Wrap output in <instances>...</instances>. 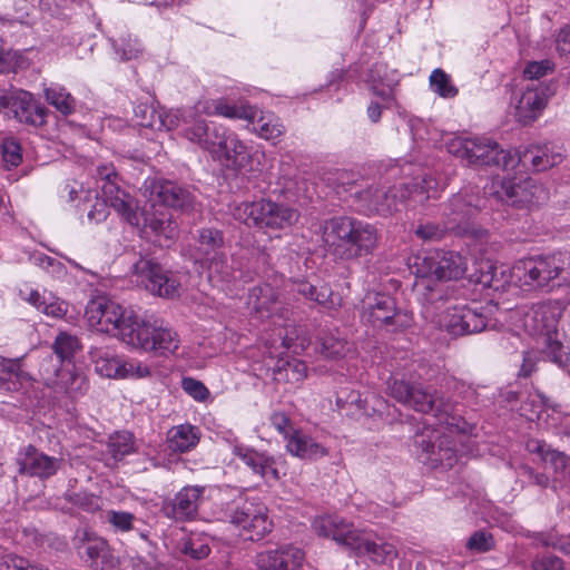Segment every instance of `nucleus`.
Listing matches in <instances>:
<instances>
[{
	"label": "nucleus",
	"instance_id": "393cba45",
	"mask_svg": "<svg viewBox=\"0 0 570 570\" xmlns=\"http://www.w3.org/2000/svg\"><path fill=\"white\" fill-rule=\"evenodd\" d=\"M557 86L552 82L527 87L517 106L519 116L525 121L534 120L546 107L548 99L554 95Z\"/></svg>",
	"mask_w": 570,
	"mask_h": 570
},
{
	"label": "nucleus",
	"instance_id": "72a5a7b5",
	"mask_svg": "<svg viewBox=\"0 0 570 570\" xmlns=\"http://www.w3.org/2000/svg\"><path fill=\"white\" fill-rule=\"evenodd\" d=\"M287 450L295 456L307 460H315L327 454L326 449L315 442L311 436L294 431L287 440Z\"/></svg>",
	"mask_w": 570,
	"mask_h": 570
},
{
	"label": "nucleus",
	"instance_id": "f704fd0d",
	"mask_svg": "<svg viewBox=\"0 0 570 570\" xmlns=\"http://www.w3.org/2000/svg\"><path fill=\"white\" fill-rule=\"evenodd\" d=\"M89 356L95 365V371L102 377L118 380L121 356H117L109 350L92 347Z\"/></svg>",
	"mask_w": 570,
	"mask_h": 570
},
{
	"label": "nucleus",
	"instance_id": "412c9836",
	"mask_svg": "<svg viewBox=\"0 0 570 570\" xmlns=\"http://www.w3.org/2000/svg\"><path fill=\"white\" fill-rule=\"evenodd\" d=\"M41 379L55 393L63 394L70 399L85 395L89 389L87 376L70 362L56 370L52 375H46L41 372Z\"/></svg>",
	"mask_w": 570,
	"mask_h": 570
},
{
	"label": "nucleus",
	"instance_id": "6ab92c4d",
	"mask_svg": "<svg viewBox=\"0 0 570 570\" xmlns=\"http://www.w3.org/2000/svg\"><path fill=\"white\" fill-rule=\"evenodd\" d=\"M417 259H422V274L439 281H456L466 272V259L456 252L435 250Z\"/></svg>",
	"mask_w": 570,
	"mask_h": 570
},
{
	"label": "nucleus",
	"instance_id": "b1692460",
	"mask_svg": "<svg viewBox=\"0 0 570 570\" xmlns=\"http://www.w3.org/2000/svg\"><path fill=\"white\" fill-rule=\"evenodd\" d=\"M198 110L205 116H219L228 119H240L247 124H254L258 116V108L244 100L235 102L225 98L202 99L198 101Z\"/></svg>",
	"mask_w": 570,
	"mask_h": 570
},
{
	"label": "nucleus",
	"instance_id": "09e8293b",
	"mask_svg": "<svg viewBox=\"0 0 570 570\" xmlns=\"http://www.w3.org/2000/svg\"><path fill=\"white\" fill-rule=\"evenodd\" d=\"M52 348L61 361L69 362L80 348V344L77 336L61 332L57 335Z\"/></svg>",
	"mask_w": 570,
	"mask_h": 570
},
{
	"label": "nucleus",
	"instance_id": "4d7b16f0",
	"mask_svg": "<svg viewBox=\"0 0 570 570\" xmlns=\"http://www.w3.org/2000/svg\"><path fill=\"white\" fill-rule=\"evenodd\" d=\"M414 233L422 240L433 242L442 239L444 235L451 233V230L445 228V222L443 219L441 225L434 223L420 224Z\"/></svg>",
	"mask_w": 570,
	"mask_h": 570
},
{
	"label": "nucleus",
	"instance_id": "423d86ee",
	"mask_svg": "<svg viewBox=\"0 0 570 570\" xmlns=\"http://www.w3.org/2000/svg\"><path fill=\"white\" fill-rule=\"evenodd\" d=\"M146 189L150 190L154 214L151 217L147 216L149 227L156 235L163 236L166 239H174L178 235V224L168 208L165 207L183 208L190 203V194L184 188L179 187L173 181L153 179L145 184Z\"/></svg>",
	"mask_w": 570,
	"mask_h": 570
},
{
	"label": "nucleus",
	"instance_id": "864d4df0",
	"mask_svg": "<svg viewBox=\"0 0 570 570\" xmlns=\"http://www.w3.org/2000/svg\"><path fill=\"white\" fill-rule=\"evenodd\" d=\"M487 327V317L478 312L476 308H472L464 305V326L455 328L459 332H463V335H470L480 333Z\"/></svg>",
	"mask_w": 570,
	"mask_h": 570
},
{
	"label": "nucleus",
	"instance_id": "4c0bfd02",
	"mask_svg": "<svg viewBox=\"0 0 570 570\" xmlns=\"http://www.w3.org/2000/svg\"><path fill=\"white\" fill-rule=\"evenodd\" d=\"M45 98L58 111L70 115L76 108V100L70 92L58 83H51L43 89Z\"/></svg>",
	"mask_w": 570,
	"mask_h": 570
},
{
	"label": "nucleus",
	"instance_id": "6e6d98bb",
	"mask_svg": "<svg viewBox=\"0 0 570 570\" xmlns=\"http://www.w3.org/2000/svg\"><path fill=\"white\" fill-rule=\"evenodd\" d=\"M544 350L546 356L559 366L567 365L569 361V353L566 351L563 344L558 341L553 334L544 336Z\"/></svg>",
	"mask_w": 570,
	"mask_h": 570
},
{
	"label": "nucleus",
	"instance_id": "c85d7f7f",
	"mask_svg": "<svg viewBox=\"0 0 570 570\" xmlns=\"http://www.w3.org/2000/svg\"><path fill=\"white\" fill-rule=\"evenodd\" d=\"M0 390L19 391L30 386L33 379L24 371L21 360L0 358Z\"/></svg>",
	"mask_w": 570,
	"mask_h": 570
},
{
	"label": "nucleus",
	"instance_id": "13d9d810",
	"mask_svg": "<svg viewBox=\"0 0 570 570\" xmlns=\"http://www.w3.org/2000/svg\"><path fill=\"white\" fill-rule=\"evenodd\" d=\"M114 47L117 52H120L124 60L137 58L142 51L139 40L131 38V36L121 38L119 41H116Z\"/></svg>",
	"mask_w": 570,
	"mask_h": 570
},
{
	"label": "nucleus",
	"instance_id": "9d476101",
	"mask_svg": "<svg viewBox=\"0 0 570 570\" xmlns=\"http://www.w3.org/2000/svg\"><path fill=\"white\" fill-rule=\"evenodd\" d=\"M562 254L539 255L520 259L513 267L515 276L525 285L537 288H552L564 271Z\"/></svg>",
	"mask_w": 570,
	"mask_h": 570
},
{
	"label": "nucleus",
	"instance_id": "5fc2aeb1",
	"mask_svg": "<svg viewBox=\"0 0 570 570\" xmlns=\"http://www.w3.org/2000/svg\"><path fill=\"white\" fill-rule=\"evenodd\" d=\"M104 519L115 531L128 532L134 528L136 517L127 511L107 510Z\"/></svg>",
	"mask_w": 570,
	"mask_h": 570
},
{
	"label": "nucleus",
	"instance_id": "de8ad7c7",
	"mask_svg": "<svg viewBox=\"0 0 570 570\" xmlns=\"http://www.w3.org/2000/svg\"><path fill=\"white\" fill-rule=\"evenodd\" d=\"M151 375L150 366L136 358L121 357L118 380H139Z\"/></svg>",
	"mask_w": 570,
	"mask_h": 570
},
{
	"label": "nucleus",
	"instance_id": "37998d69",
	"mask_svg": "<svg viewBox=\"0 0 570 570\" xmlns=\"http://www.w3.org/2000/svg\"><path fill=\"white\" fill-rule=\"evenodd\" d=\"M275 293L271 285L255 286L248 294L247 304L255 313L268 312L275 303Z\"/></svg>",
	"mask_w": 570,
	"mask_h": 570
},
{
	"label": "nucleus",
	"instance_id": "20e7f679",
	"mask_svg": "<svg viewBox=\"0 0 570 570\" xmlns=\"http://www.w3.org/2000/svg\"><path fill=\"white\" fill-rule=\"evenodd\" d=\"M314 531L324 538H331L337 543L350 548L358 556H368L379 564H387L397 557L396 548L381 539L377 541L345 522L337 515L318 517L313 522Z\"/></svg>",
	"mask_w": 570,
	"mask_h": 570
},
{
	"label": "nucleus",
	"instance_id": "7c9ffc66",
	"mask_svg": "<svg viewBox=\"0 0 570 570\" xmlns=\"http://www.w3.org/2000/svg\"><path fill=\"white\" fill-rule=\"evenodd\" d=\"M203 488L186 487L175 497L171 504V514L176 520L191 519L196 513L202 500Z\"/></svg>",
	"mask_w": 570,
	"mask_h": 570
},
{
	"label": "nucleus",
	"instance_id": "ea45409f",
	"mask_svg": "<svg viewBox=\"0 0 570 570\" xmlns=\"http://www.w3.org/2000/svg\"><path fill=\"white\" fill-rule=\"evenodd\" d=\"M180 110L159 111L153 108V115L139 120L140 127L155 130H174L179 126Z\"/></svg>",
	"mask_w": 570,
	"mask_h": 570
},
{
	"label": "nucleus",
	"instance_id": "bb28decb",
	"mask_svg": "<svg viewBox=\"0 0 570 570\" xmlns=\"http://www.w3.org/2000/svg\"><path fill=\"white\" fill-rule=\"evenodd\" d=\"M311 344V337L307 333V330L303 326L294 327L291 331H287V354H301L304 352ZM291 371L293 379L296 382L302 381L306 377L307 374V365L305 361L296 360L289 361L287 358V372Z\"/></svg>",
	"mask_w": 570,
	"mask_h": 570
},
{
	"label": "nucleus",
	"instance_id": "a19ab883",
	"mask_svg": "<svg viewBox=\"0 0 570 570\" xmlns=\"http://www.w3.org/2000/svg\"><path fill=\"white\" fill-rule=\"evenodd\" d=\"M257 570H285V548L272 546L255 556Z\"/></svg>",
	"mask_w": 570,
	"mask_h": 570
},
{
	"label": "nucleus",
	"instance_id": "0eeeda50",
	"mask_svg": "<svg viewBox=\"0 0 570 570\" xmlns=\"http://www.w3.org/2000/svg\"><path fill=\"white\" fill-rule=\"evenodd\" d=\"M432 179L422 177L409 184H399L392 187L371 186L355 193L357 199L363 203L364 209L368 213L390 215L399 209V205L407 199L422 196L420 200L429 198Z\"/></svg>",
	"mask_w": 570,
	"mask_h": 570
},
{
	"label": "nucleus",
	"instance_id": "1a4fd4ad",
	"mask_svg": "<svg viewBox=\"0 0 570 570\" xmlns=\"http://www.w3.org/2000/svg\"><path fill=\"white\" fill-rule=\"evenodd\" d=\"M488 193L498 200L519 208L540 206L550 198L549 189L531 177L493 180Z\"/></svg>",
	"mask_w": 570,
	"mask_h": 570
},
{
	"label": "nucleus",
	"instance_id": "774afa93",
	"mask_svg": "<svg viewBox=\"0 0 570 570\" xmlns=\"http://www.w3.org/2000/svg\"><path fill=\"white\" fill-rule=\"evenodd\" d=\"M531 567L532 570H563V561L557 556L543 554L537 557Z\"/></svg>",
	"mask_w": 570,
	"mask_h": 570
},
{
	"label": "nucleus",
	"instance_id": "4be33fe9",
	"mask_svg": "<svg viewBox=\"0 0 570 570\" xmlns=\"http://www.w3.org/2000/svg\"><path fill=\"white\" fill-rule=\"evenodd\" d=\"M19 473L47 480L61 469L62 458L50 456L32 445L27 446L19 453L17 459Z\"/></svg>",
	"mask_w": 570,
	"mask_h": 570
},
{
	"label": "nucleus",
	"instance_id": "603ef678",
	"mask_svg": "<svg viewBox=\"0 0 570 570\" xmlns=\"http://www.w3.org/2000/svg\"><path fill=\"white\" fill-rule=\"evenodd\" d=\"M431 88L443 98H453L458 95V89L453 86L449 75L442 69H435L430 76Z\"/></svg>",
	"mask_w": 570,
	"mask_h": 570
},
{
	"label": "nucleus",
	"instance_id": "c03bdc74",
	"mask_svg": "<svg viewBox=\"0 0 570 570\" xmlns=\"http://www.w3.org/2000/svg\"><path fill=\"white\" fill-rule=\"evenodd\" d=\"M198 243V250L200 252L202 255L205 256V258L196 257V261H206L207 257H210L215 254H219L218 249L224 244V237L222 232L218 229L204 228L199 232Z\"/></svg>",
	"mask_w": 570,
	"mask_h": 570
},
{
	"label": "nucleus",
	"instance_id": "c756f323",
	"mask_svg": "<svg viewBox=\"0 0 570 570\" xmlns=\"http://www.w3.org/2000/svg\"><path fill=\"white\" fill-rule=\"evenodd\" d=\"M519 158V164L523 166L531 165L534 171L547 170L562 161L560 153H553L548 145L532 146L522 154L514 153Z\"/></svg>",
	"mask_w": 570,
	"mask_h": 570
},
{
	"label": "nucleus",
	"instance_id": "8fccbe9b",
	"mask_svg": "<svg viewBox=\"0 0 570 570\" xmlns=\"http://www.w3.org/2000/svg\"><path fill=\"white\" fill-rule=\"evenodd\" d=\"M556 474V480H564L570 476V456L563 452L550 449L542 460Z\"/></svg>",
	"mask_w": 570,
	"mask_h": 570
},
{
	"label": "nucleus",
	"instance_id": "2f4dec72",
	"mask_svg": "<svg viewBox=\"0 0 570 570\" xmlns=\"http://www.w3.org/2000/svg\"><path fill=\"white\" fill-rule=\"evenodd\" d=\"M24 301L35 306L39 312L53 318H62L68 312V304L49 292L39 293L30 291Z\"/></svg>",
	"mask_w": 570,
	"mask_h": 570
},
{
	"label": "nucleus",
	"instance_id": "f3484780",
	"mask_svg": "<svg viewBox=\"0 0 570 570\" xmlns=\"http://www.w3.org/2000/svg\"><path fill=\"white\" fill-rule=\"evenodd\" d=\"M202 115L204 114L198 110L197 101L194 107L180 110L178 127H181V135L186 139L212 154L223 130L217 126L210 127Z\"/></svg>",
	"mask_w": 570,
	"mask_h": 570
},
{
	"label": "nucleus",
	"instance_id": "a211bd4d",
	"mask_svg": "<svg viewBox=\"0 0 570 570\" xmlns=\"http://www.w3.org/2000/svg\"><path fill=\"white\" fill-rule=\"evenodd\" d=\"M364 316L374 326H392L394 330L411 325L412 317L407 312L396 308L395 299L387 294H375L364 305Z\"/></svg>",
	"mask_w": 570,
	"mask_h": 570
},
{
	"label": "nucleus",
	"instance_id": "c9c22d12",
	"mask_svg": "<svg viewBox=\"0 0 570 570\" xmlns=\"http://www.w3.org/2000/svg\"><path fill=\"white\" fill-rule=\"evenodd\" d=\"M292 293L302 295L307 301L314 302L326 308H334L336 303L333 299V293L327 286H316L305 281H293Z\"/></svg>",
	"mask_w": 570,
	"mask_h": 570
},
{
	"label": "nucleus",
	"instance_id": "69168bd1",
	"mask_svg": "<svg viewBox=\"0 0 570 570\" xmlns=\"http://www.w3.org/2000/svg\"><path fill=\"white\" fill-rule=\"evenodd\" d=\"M553 67L554 65L550 60L531 61L527 63L523 75L529 80H538L552 72Z\"/></svg>",
	"mask_w": 570,
	"mask_h": 570
},
{
	"label": "nucleus",
	"instance_id": "a878e982",
	"mask_svg": "<svg viewBox=\"0 0 570 570\" xmlns=\"http://www.w3.org/2000/svg\"><path fill=\"white\" fill-rule=\"evenodd\" d=\"M166 269L149 259H139L132 266V278L137 286L145 288L151 295H167L168 291L164 289L158 281L164 279Z\"/></svg>",
	"mask_w": 570,
	"mask_h": 570
},
{
	"label": "nucleus",
	"instance_id": "f03ea898",
	"mask_svg": "<svg viewBox=\"0 0 570 570\" xmlns=\"http://www.w3.org/2000/svg\"><path fill=\"white\" fill-rule=\"evenodd\" d=\"M322 232L328 252L341 261H353L372 254L380 238L373 224L351 216L324 220Z\"/></svg>",
	"mask_w": 570,
	"mask_h": 570
},
{
	"label": "nucleus",
	"instance_id": "338daca9",
	"mask_svg": "<svg viewBox=\"0 0 570 570\" xmlns=\"http://www.w3.org/2000/svg\"><path fill=\"white\" fill-rule=\"evenodd\" d=\"M184 552L186 554H189L194 559H203L207 557L210 552V549L204 540L200 538H190L185 544H184Z\"/></svg>",
	"mask_w": 570,
	"mask_h": 570
},
{
	"label": "nucleus",
	"instance_id": "3c124183",
	"mask_svg": "<svg viewBox=\"0 0 570 570\" xmlns=\"http://www.w3.org/2000/svg\"><path fill=\"white\" fill-rule=\"evenodd\" d=\"M448 387L469 404L479 405L483 401L481 400L479 387H475L455 377H452L448 381Z\"/></svg>",
	"mask_w": 570,
	"mask_h": 570
},
{
	"label": "nucleus",
	"instance_id": "bf43d9fd",
	"mask_svg": "<svg viewBox=\"0 0 570 570\" xmlns=\"http://www.w3.org/2000/svg\"><path fill=\"white\" fill-rule=\"evenodd\" d=\"M66 497L73 505L88 512H94L100 508V499L95 494L86 492H70L67 493Z\"/></svg>",
	"mask_w": 570,
	"mask_h": 570
},
{
	"label": "nucleus",
	"instance_id": "e433bc0d",
	"mask_svg": "<svg viewBox=\"0 0 570 570\" xmlns=\"http://www.w3.org/2000/svg\"><path fill=\"white\" fill-rule=\"evenodd\" d=\"M529 321L533 322L532 331L541 336L553 334L557 326V318L553 309L548 305H539L532 309L525 317V326L529 327Z\"/></svg>",
	"mask_w": 570,
	"mask_h": 570
},
{
	"label": "nucleus",
	"instance_id": "39448f33",
	"mask_svg": "<svg viewBox=\"0 0 570 570\" xmlns=\"http://www.w3.org/2000/svg\"><path fill=\"white\" fill-rule=\"evenodd\" d=\"M98 179L101 183V198L95 194L96 203L88 212V218L91 222L99 223L108 216L107 206L112 207L118 215L129 225L144 230L148 219L145 210H140L138 203L126 191L121 190L117 184V175L111 165H102L97 167Z\"/></svg>",
	"mask_w": 570,
	"mask_h": 570
},
{
	"label": "nucleus",
	"instance_id": "ddd939ff",
	"mask_svg": "<svg viewBox=\"0 0 570 570\" xmlns=\"http://www.w3.org/2000/svg\"><path fill=\"white\" fill-rule=\"evenodd\" d=\"M229 521L240 529V534L248 540H261L272 530L267 508L254 500L237 504L229 514Z\"/></svg>",
	"mask_w": 570,
	"mask_h": 570
},
{
	"label": "nucleus",
	"instance_id": "0e129e2a",
	"mask_svg": "<svg viewBox=\"0 0 570 570\" xmlns=\"http://www.w3.org/2000/svg\"><path fill=\"white\" fill-rule=\"evenodd\" d=\"M0 570H49L40 566L31 564L24 558L16 554H8L0 561Z\"/></svg>",
	"mask_w": 570,
	"mask_h": 570
},
{
	"label": "nucleus",
	"instance_id": "473e14b6",
	"mask_svg": "<svg viewBox=\"0 0 570 570\" xmlns=\"http://www.w3.org/2000/svg\"><path fill=\"white\" fill-rule=\"evenodd\" d=\"M200 431L189 423L179 424L168 431V448L178 453L193 450L199 442Z\"/></svg>",
	"mask_w": 570,
	"mask_h": 570
},
{
	"label": "nucleus",
	"instance_id": "f257e3e1",
	"mask_svg": "<svg viewBox=\"0 0 570 570\" xmlns=\"http://www.w3.org/2000/svg\"><path fill=\"white\" fill-rule=\"evenodd\" d=\"M85 316L90 328L117 338L130 350L167 355L179 347L180 340L175 331L145 320L105 296L89 301Z\"/></svg>",
	"mask_w": 570,
	"mask_h": 570
},
{
	"label": "nucleus",
	"instance_id": "49530a36",
	"mask_svg": "<svg viewBox=\"0 0 570 570\" xmlns=\"http://www.w3.org/2000/svg\"><path fill=\"white\" fill-rule=\"evenodd\" d=\"M108 450L114 459L120 460L136 450L135 440L129 432H117L110 436Z\"/></svg>",
	"mask_w": 570,
	"mask_h": 570
},
{
	"label": "nucleus",
	"instance_id": "052dcab7",
	"mask_svg": "<svg viewBox=\"0 0 570 570\" xmlns=\"http://www.w3.org/2000/svg\"><path fill=\"white\" fill-rule=\"evenodd\" d=\"M183 390L197 402L208 400L210 393L205 384L193 377H184L181 381Z\"/></svg>",
	"mask_w": 570,
	"mask_h": 570
},
{
	"label": "nucleus",
	"instance_id": "aec40b11",
	"mask_svg": "<svg viewBox=\"0 0 570 570\" xmlns=\"http://www.w3.org/2000/svg\"><path fill=\"white\" fill-rule=\"evenodd\" d=\"M2 107L12 111L20 122L40 127L45 125L48 110L41 106L29 91L13 89L0 98Z\"/></svg>",
	"mask_w": 570,
	"mask_h": 570
},
{
	"label": "nucleus",
	"instance_id": "a18cd8bd",
	"mask_svg": "<svg viewBox=\"0 0 570 570\" xmlns=\"http://www.w3.org/2000/svg\"><path fill=\"white\" fill-rule=\"evenodd\" d=\"M317 350L325 358L340 360L347 351V343L333 334H324L318 338Z\"/></svg>",
	"mask_w": 570,
	"mask_h": 570
},
{
	"label": "nucleus",
	"instance_id": "5701e85b",
	"mask_svg": "<svg viewBox=\"0 0 570 570\" xmlns=\"http://www.w3.org/2000/svg\"><path fill=\"white\" fill-rule=\"evenodd\" d=\"M212 157L223 166L232 169L245 167L250 160V148L234 132L223 130L212 151Z\"/></svg>",
	"mask_w": 570,
	"mask_h": 570
},
{
	"label": "nucleus",
	"instance_id": "dca6fc26",
	"mask_svg": "<svg viewBox=\"0 0 570 570\" xmlns=\"http://www.w3.org/2000/svg\"><path fill=\"white\" fill-rule=\"evenodd\" d=\"M73 546L81 559L100 570H115L119 564L108 542L87 528L76 531Z\"/></svg>",
	"mask_w": 570,
	"mask_h": 570
},
{
	"label": "nucleus",
	"instance_id": "4468645a",
	"mask_svg": "<svg viewBox=\"0 0 570 570\" xmlns=\"http://www.w3.org/2000/svg\"><path fill=\"white\" fill-rule=\"evenodd\" d=\"M233 216L249 227L272 230L282 229L285 220L284 210L265 199L240 203L234 208Z\"/></svg>",
	"mask_w": 570,
	"mask_h": 570
},
{
	"label": "nucleus",
	"instance_id": "7ed1b4c3",
	"mask_svg": "<svg viewBox=\"0 0 570 570\" xmlns=\"http://www.w3.org/2000/svg\"><path fill=\"white\" fill-rule=\"evenodd\" d=\"M387 393L415 412L431 414L440 424L464 430L460 426L462 417L456 413V403L442 392L421 383L391 377L387 381Z\"/></svg>",
	"mask_w": 570,
	"mask_h": 570
},
{
	"label": "nucleus",
	"instance_id": "e2e57ef3",
	"mask_svg": "<svg viewBox=\"0 0 570 570\" xmlns=\"http://www.w3.org/2000/svg\"><path fill=\"white\" fill-rule=\"evenodd\" d=\"M494 547L493 537L485 531L474 532L466 542V548L474 552H488Z\"/></svg>",
	"mask_w": 570,
	"mask_h": 570
},
{
	"label": "nucleus",
	"instance_id": "680f3d73",
	"mask_svg": "<svg viewBox=\"0 0 570 570\" xmlns=\"http://www.w3.org/2000/svg\"><path fill=\"white\" fill-rule=\"evenodd\" d=\"M2 158L8 168L17 167L21 163V147L14 139L8 138L2 142Z\"/></svg>",
	"mask_w": 570,
	"mask_h": 570
},
{
	"label": "nucleus",
	"instance_id": "f8f14e48",
	"mask_svg": "<svg viewBox=\"0 0 570 570\" xmlns=\"http://www.w3.org/2000/svg\"><path fill=\"white\" fill-rule=\"evenodd\" d=\"M481 208V198L476 187H466L453 195L443 210L445 228L455 235L470 230L469 223Z\"/></svg>",
	"mask_w": 570,
	"mask_h": 570
},
{
	"label": "nucleus",
	"instance_id": "2eb2a0df",
	"mask_svg": "<svg viewBox=\"0 0 570 570\" xmlns=\"http://www.w3.org/2000/svg\"><path fill=\"white\" fill-rule=\"evenodd\" d=\"M422 299L425 313L433 318V322L454 336L463 335V332L455 328L464 326V305L448 306L442 313H436L449 301L445 288L442 286L428 287V292L423 294Z\"/></svg>",
	"mask_w": 570,
	"mask_h": 570
},
{
	"label": "nucleus",
	"instance_id": "58836bf2",
	"mask_svg": "<svg viewBox=\"0 0 570 570\" xmlns=\"http://www.w3.org/2000/svg\"><path fill=\"white\" fill-rule=\"evenodd\" d=\"M250 125L259 137L272 140L274 144H276L283 135L282 125L272 112H264L258 109V116L255 122Z\"/></svg>",
	"mask_w": 570,
	"mask_h": 570
},
{
	"label": "nucleus",
	"instance_id": "9b49d317",
	"mask_svg": "<svg viewBox=\"0 0 570 570\" xmlns=\"http://www.w3.org/2000/svg\"><path fill=\"white\" fill-rule=\"evenodd\" d=\"M417 459L435 469H451L458 462V451L453 441L439 431L425 429L413 438Z\"/></svg>",
	"mask_w": 570,
	"mask_h": 570
},
{
	"label": "nucleus",
	"instance_id": "6e6552de",
	"mask_svg": "<svg viewBox=\"0 0 570 570\" xmlns=\"http://www.w3.org/2000/svg\"><path fill=\"white\" fill-rule=\"evenodd\" d=\"M448 149L453 156L475 167L513 169L519 165L515 154L502 149L497 141L485 137H455L449 141Z\"/></svg>",
	"mask_w": 570,
	"mask_h": 570
},
{
	"label": "nucleus",
	"instance_id": "cd10ccee",
	"mask_svg": "<svg viewBox=\"0 0 570 570\" xmlns=\"http://www.w3.org/2000/svg\"><path fill=\"white\" fill-rule=\"evenodd\" d=\"M233 453L248 468H250L254 473L261 475L267 483L278 481V472L272 458L242 445H236Z\"/></svg>",
	"mask_w": 570,
	"mask_h": 570
},
{
	"label": "nucleus",
	"instance_id": "79ce46f5",
	"mask_svg": "<svg viewBox=\"0 0 570 570\" xmlns=\"http://www.w3.org/2000/svg\"><path fill=\"white\" fill-rule=\"evenodd\" d=\"M208 263V278L214 285L229 283L236 279V272L227 265L226 257L223 254H215L206 258Z\"/></svg>",
	"mask_w": 570,
	"mask_h": 570
}]
</instances>
